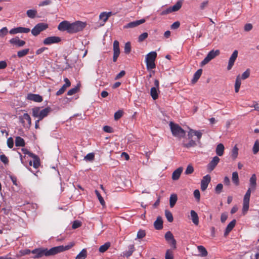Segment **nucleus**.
Here are the masks:
<instances>
[{
    "label": "nucleus",
    "instance_id": "1",
    "mask_svg": "<svg viewBox=\"0 0 259 259\" xmlns=\"http://www.w3.org/2000/svg\"><path fill=\"white\" fill-rule=\"evenodd\" d=\"M74 245L73 242H70L67 245H60L51 248L50 249L47 248H37L33 250L31 252L34 255V258H39L45 256H51L55 255L65 250H69Z\"/></svg>",
    "mask_w": 259,
    "mask_h": 259
},
{
    "label": "nucleus",
    "instance_id": "2",
    "mask_svg": "<svg viewBox=\"0 0 259 259\" xmlns=\"http://www.w3.org/2000/svg\"><path fill=\"white\" fill-rule=\"evenodd\" d=\"M85 23L81 21L73 23L64 20L59 23L58 29L61 31H67L68 33H74L80 31L85 27Z\"/></svg>",
    "mask_w": 259,
    "mask_h": 259
},
{
    "label": "nucleus",
    "instance_id": "3",
    "mask_svg": "<svg viewBox=\"0 0 259 259\" xmlns=\"http://www.w3.org/2000/svg\"><path fill=\"white\" fill-rule=\"evenodd\" d=\"M39 107H35L32 109V115L35 118H38V119L41 120L45 117L47 116L49 113L51 111L50 107H46L42 110H40Z\"/></svg>",
    "mask_w": 259,
    "mask_h": 259
},
{
    "label": "nucleus",
    "instance_id": "4",
    "mask_svg": "<svg viewBox=\"0 0 259 259\" xmlns=\"http://www.w3.org/2000/svg\"><path fill=\"white\" fill-rule=\"evenodd\" d=\"M157 57L156 52H151L146 56V63L147 70L154 69L156 67L155 61Z\"/></svg>",
    "mask_w": 259,
    "mask_h": 259
},
{
    "label": "nucleus",
    "instance_id": "5",
    "mask_svg": "<svg viewBox=\"0 0 259 259\" xmlns=\"http://www.w3.org/2000/svg\"><path fill=\"white\" fill-rule=\"evenodd\" d=\"M169 125L173 136L179 138L184 137L185 135V132L178 124L171 122Z\"/></svg>",
    "mask_w": 259,
    "mask_h": 259
},
{
    "label": "nucleus",
    "instance_id": "6",
    "mask_svg": "<svg viewBox=\"0 0 259 259\" xmlns=\"http://www.w3.org/2000/svg\"><path fill=\"white\" fill-rule=\"evenodd\" d=\"M251 191H252V188L249 187L244 196L242 208L243 213L246 212L248 210Z\"/></svg>",
    "mask_w": 259,
    "mask_h": 259
},
{
    "label": "nucleus",
    "instance_id": "7",
    "mask_svg": "<svg viewBox=\"0 0 259 259\" xmlns=\"http://www.w3.org/2000/svg\"><path fill=\"white\" fill-rule=\"evenodd\" d=\"M48 28V24L45 23H39L31 30V33L34 36H37L41 31Z\"/></svg>",
    "mask_w": 259,
    "mask_h": 259
},
{
    "label": "nucleus",
    "instance_id": "8",
    "mask_svg": "<svg viewBox=\"0 0 259 259\" xmlns=\"http://www.w3.org/2000/svg\"><path fill=\"white\" fill-rule=\"evenodd\" d=\"M220 52L219 50H217L215 51L211 50L210 51L206 57L203 59V60L201 62V66H203L206 64H207L210 60L214 58L216 56L219 55Z\"/></svg>",
    "mask_w": 259,
    "mask_h": 259
},
{
    "label": "nucleus",
    "instance_id": "9",
    "mask_svg": "<svg viewBox=\"0 0 259 259\" xmlns=\"http://www.w3.org/2000/svg\"><path fill=\"white\" fill-rule=\"evenodd\" d=\"M61 40V38L59 36H49L44 39L43 44L45 45H51L54 44H58L60 42Z\"/></svg>",
    "mask_w": 259,
    "mask_h": 259
},
{
    "label": "nucleus",
    "instance_id": "10",
    "mask_svg": "<svg viewBox=\"0 0 259 259\" xmlns=\"http://www.w3.org/2000/svg\"><path fill=\"white\" fill-rule=\"evenodd\" d=\"M166 241L174 248H176V240L175 239L173 234L171 232H167L164 236Z\"/></svg>",
    "mask_w": 259,
    "mask_h": 259
},
{
    "label": "nucleus",
    "instance_id": "11",
    "mask_svg": "<svg viewBox=\"0 0 259 259\" xmlns=\"http://www.w3.org/2000/svg\"><path fill=\"white\" fill-rule=\"evenodd\" d=\"M113 61L115 62L120 54L119 42L116 40L113 42Z\"/></svg>",
    "mask_w": 259,
    "mask_h": 259
},
{
    "label": "nucleus",
    "instance_id": "12",
    "mask_svg": "<svg viewBox=\"0 0 259 259\" xmlns=\"http://www.w3.org/2000/svg\"><path fill=\"white\" fill-rule=\"evenodd\" d=\"M220 159L219 157L215 156L213 157L212 159L209 162V163L207 165V170L209 171H212L216 166L218 165L219 162H220Z\"/></svg>",
    "mask_w": 259,
    "mask_h": 259
},
{
    "label": "nucleus",
    "instance_id": "13",
    "mask_svg": "<svg viewBox=\"0 0 259 259\" xmlns=\"http://www.w3.org/2000/svg\"><path fill=\"white\" fill-rule=\"evenodd\" d=\"M211 177L209 175L203 177L201 181V189L202 191H204L207 189Z\"/></svg>",
    "mask_w": 259,
    "mask_h": 259
},
{
    "label": "nucleus",
    "instance_id": "14",
    "mask_svg": "<svg viewBox=\"0 0 259 259\" xmlns=\"http://www.w3.org/2000/svg\"><path fill=\"white\" fill-rule=\"evenodd\" d=\"M238 52L237 50H235L233 52L232 54L231 55V56L230 57L229 60L228 65L227 66L228 70H231L232 69V68L233 67L234 62L238 57Z\"/></svg>",
    "mask_w": 259,
    "mask_h": 259
},
{
    "label": "nucleus",
    "instance_id": "15",
    "mask_svg": "<svg viewBox=\"0 0 259 259\" xmlns=\"http://www.w3.org/2000/svg\"><path fill=\"white\" fill-rule=\"evenodd\" d=\"M26 99L38 103L41 102L43 100L42 96L38 94H34L32 93L28 94L26 97Z\"/></svg>",
    "mask_w": 259,
    "mask_h": 259
},
{
    "label": "nucleus",
    "instance_id": "16",
    "mask_svg": "<svg viewBox=\"0 0 259 259\" xmlns=\"http://www.w3.org/2000/svg\"><path fill=\"white\" fill-rule=\"evenodd\" d=\"M145 22V19H142L139 20L131 22L130 23H127L126 25H125L123 26V28L128 29V28H134V27H136L144 23Z\"/></svg>",
    "mask_w": 259,
    "mask_h": 259
},
{
    "label": "nucleus",
    "instance_id": "17",
    "mask_svg": "<svg viewBox=\"0 0 259 259\" xmlns=\"http://www.w3.org/2000/svg\"><path fill=\"white\" fill-rule=\"evenodd\" d=\"M9 42L12 45H16L18 47H23L25 44V41L21 40L18 37L13 38L9 40Z\"/></svg>",
    "mask_w": 259,
    "mask_h": 259
},
{
    "label": "nucleus",
    "instance_id": "18",
    "mask_svg": "<svg viewBox=\"0 0 259 259\" xmlns=\"http://www.w3.org/2000/svg\"><path fill=\"white\" fill-rule=\"evenodd\" d=\"M202 134L200 131H195L193 130H190L188 134L189 139H191L193 136H196L198 140H200L202 137Z\"/></svg>",
    "mask_w": 259,
    "mask_h": 259
},
{
    "label": "nucleus",
    "instance_id": "19",
    "mask_svg": "<svg viewBox=\"0 0 259 259\" xmlns=\"http://www.w3.org/2000/svg\"><path fill=\"white\" fill-rule=\"evenodd\" d=\"M236 221L235 220H232L227 226L225 232L224 233V236H227L229 233L232 230L235 226Z\"/></svg>",
    "mask_w": 259,
    "mask_h": 259
},
{
    "label": "nucleus",
    "instance_id": "20",
    "mask_svg": "<svg viewBox=\"0 0 259 259\" xmlns=\"http://www.w3.org/2000/svg\"><path fill=\"white\" fill-rule=\"evenodd\" d=\"M183 171V168L182 167H180L177 169H176L172 174V179L173 180H178Z\"/></svg>",
    "mask_w": 259,
    "mask_h": 259
},
{
    "label": "nucleus",
    "instance_id": "21",
    "mask_svg": "<svg viewBox=\"0 0 259 259\" xmlns=\"http://www.w3.org/2000/svg\"><path fill=\"white\" fill-rule=\"evenodd\" d=\"M154 226L157 230H160L163 228V221L161 217H157L156 220L154 223Z\"/></svg>",
    "mask_w": 259,
    "mask_h": 259
},
{
    "label": "nucleus",
    "instance_id": "22",
    "mask_svg": "<svg viewBox=\"0 0 259 259\" xmlns=\"http://www.w3.org/2000/svg\"><path fill=\"white\" fill-rule=\"evenodd\" d=\"M250 187L252 188V191H254L256 187V177L255 174H253L249 180Z\"/></svg>",
    "mask_w": 259,
    "mask_h": 259
},
{
    "label": "nucleus",
    "instance_id": "23",
    "mask_svg": "<svg viewBox=\"0 0 259 259\" xmlns=\"http://www.w3.org/2000/svg\"><path fill=\"white\" fill-rule=\"evenodd\" d=\"M160 92L159 89L156 88H151L150 90V95L154 100H155L158 98V93Z\"/></svg>",
    "mask_w": 259,
    "mask_h": 259
},
{
    "label": "nucleus",
    "instance_id": "24",
    "mask_svg": "<svg viewBox=\"0 0 259 259\" xmlns=\"http://www.w3.org/2000/svg\"><path fill=\"white\" fill-rule=\"evenodd\" d=\"M191 217L193 223L198 225L199 224V217L197 213L193 210H191L190 212Z\"/></svg>",
    "mask_w": 259,
    "mask_h": 259
},
{
    "label": "nucleus",
    "instance_id": "25",
    "mask_svg": "<svg viewBox=\"0 0 259 259\" xmlns=\"http://www.w3.org/2000/svg\"><path fill=\"white\" fill-rule=\"evenodd\" d=\"M20 119L22 123H24L25 122V120H26L29 126L31 125V118L28 113H24L22 116L20 117Z\"/></svg>",
    "mask_w": 259,
    "mask_h": 259
},
{
    "label": "nucleus",
    "instance_id": "26",
    "mask_svg": "<svg viewBox=\"0 0 259 259\" xmlns=\"http://www.w3.org/2000/svg\"><path fill=\"white\" fill-rule=\"evenodd\" d=\"M225 147L223 144H219L216 148L215 152L219 156H222L224 154Z\"/></svg>",
    "mask_w": 259,
    "mask_h": 259
},
{
    "label": "nucleus",
    "instance_id": "27",
    "mask_svg": "<svg viewBox=\"0 0 259 259\" xmlns=\"http://www.w3.org/2000/svg\"><path fill=\"white\" fill-rule=\"evenodd\" d=\"M112 12H102L99 16L100 19L103 20V22L105 23L107 21L108 18L111 16Z\"/></svg>",
    "mask_w": 259,
    "mask_h": 259
},
{
    "label": "nucleus",
    "instance_id": "28",
    "mask_svg": "<svg viewBox=\"0 0 259 259\" xmlns=\"http://www.w3.org/2000/svg\"><path fill=\"white\" fill-rule=\"evenodd\" d=\"M202 73V69H199L197 70V71L194 74L193 78L192 79V83H196L198 81V80L199 79L200 77L201 76Z\"/></svg>",
    "mask_w": 259,
    "mask_h": 259
},
{
    "label": "nucleus",
    "instance_id": "29",
    "mask_svg": "<svg viewBox=\"0 0 259 259\" xmlns=\"http://www.w3.org/2000/svg\"><path fill=\"white\" fill-rule=\"evenodd\" d=\"M178 200L177 194H172L169 198V205L171 208L173 207L176 203Z\"/></svg>",
    "mask_w": 259,
    "mask_h": 259
},
{
    "label": "nucleus",
    "instance_id": "30",
    "mask_svg": "<svg viewBox=\"0 0 259 259\" xmlns=\"http://www.w3.org/2000/svg\"><path fill=\"white\" fill-rule=\"evenodd\" d=\"M25 141L24 139L20 137H17L15 139V145L17 147H23L25 146Z\"/></svg>",
    "mask_w": 259,
    "mask_h": 259
},
{
    "label": "nucleus",
    "instance_id": "31",
    "mask_svg": "<svg viewBox=\"0 0 259 259\" xmlns=\"http://www.w3.org/2000/svg\"><path fill=\"white\" fill-rule=\"evenodd\" d=\"M128 247V250L123 253L124 256H126V257H128L129 256H131L135 250V246L134 244L130 245Z\"/></svg>",
    "mask_w": 259,
    "mask_h": 259
},
{
    "label": "nucleus",
    "instance_id": "32",
    "mask_svg": "<svg viewBox=\"0 0 259 259\" xmlns=\"http://www.w3.org/2000/svg\"><path fill=\"white\" fill-rule=\"evenodd\" d=\"M111 243L109 242H106L103 245H101L99 248V251L101 253H104L110 247Z\"/></svg>",
    "mask_w": 259,
    "mask_h": 259
},
{
    "label": "nucleus",
    "instance_id": "33",
    "mask_svg": "<svg viewBox=\"0 0 259 259\" xmlns=\"http://www.w3.org/2000/svg\"><path fill=\"white\" fill-rule=\"evenodd\" d=\"M241 84V78L240 75H238L236 77L235 83V91L236 93L239 92L240 85Z\"/></svg>",
    "mask_w": 259,
    "mask_h": 259
},
{
    "label": "nucleus",
    "instance_id": "34",
    "mask_svg": "<svg viewBox=\"0 0 259 259\" xmlns=\"http://www.w3.org/2000/svg\"><path fill=\"white\" fill-rule=\"evenodd\" d=\"M232 182L236 186H238L239 184L238 172L234 171L232 173Z\"/></svg>",
    "mask_w": 259,
    "mask_h": 259
},
{
    "label": "nucleus",
    "instance_id": "35",
    "mask_svg": "<svg viewBox=\"0 0 259 259\" xmlns=\"http://www.w3.org/2000/svg\"><path fill=\"white\" fill-rule=\"evenodd\" d=\"M87 256V251L85 249H83L76 256L75 259H85Z\"/></svg>",
    "mask_w": 259,
    "mask_h": 259
},
{
    "label": "nucleus",
    "instance_id": "36",
    "mask_svg": "<svg viewBox=\"0 0 259 259\" xmlns=\"http://www.w3.org/2000/svg\"><path fill=\"white\" fill-rule=\"evenodd\" d=\"M95 194L97 196V197H98V199L99 200V201H100V204L104 207L105 206V202L103 199V198L102 197V196H101V195L100 194V193H99V192L96 190L95 191Z\"/></svg>",
    "mask_w": 259,
    "mask_h": 259
},
{
    "label": "nucleus",
    "instance_id": "37",
    "mask_svg": "<svg viewBox=\"0 0 259 259\" xmlns=\"http://www.w3.org/2000/svg\"><path fill=\"white\" fill-rule=\"evenodd\" d=\"M197 248L199 252L201 253V255L202 256H207L208 253L207 251L204 246L202 245L198 246Z\"/></svg>",
    "mask_w": 259,
    "mask_h": 259
},
{
    "label": "nucleus",
    "instance_id": "38",
    "mask_svg": "<svg viewBox=\"0 0 259 259\" xmlns=\"http://www.w3.org/2000/svg\"><path fill=\"white\" fill-rule=\"evenodd\" d=\"M29 165H33V167H34L35 168H37L39 165H40V162H39V159L38 157H37L36 158L33 159V164H32V162L31 161H29Z\"/></svg>",
    "mask_w": 259,
    "mask_h": 259
},
{
    "label": "nucleus",
    "instance_id": "39",
    "mask_svg": "<svg viewBox=\"0 0 259 259\" xmlns=\"http://www.w3.org/2000/svg\"><path fill=\"white\" fill-rule=\"evenodd\" d=\"M29 52V49H25L17 52V56L19 58H22L28 54Z\"/></svg>",
    "mask_w": 259,
    "mask_h": 259
},
{
    "label": "nucleus",
    "instance_id": "40",
    "mask_svg": "<svg viewBox=\"0 0 259 259\" xmlns=\"http://www.w3.org/2000/svg\"><path fill=\"white\" fill-rule=\"evenodd\" d=\"M165 217L167 219V221L171 223L173 221L174 218L173 215L171 213V212L169 211L168 210H165Z\"/></svg>",
    "mask_w": 259,
    "mask_h": 259
},
{
    "label": "nucleus",
    "instance_id": "41",
    "mask_svg": "<svg viewBox=\"0 0 259 259\" xmlns=\"http://www.w3.org/2000/svg\"><path fill=\"white\" fill-rule=\"evenodd\" d=\"M37 14L35 10H28L26 12L27 16L30 18H34Z\"/></svg>",
    "mask_w": 259,
    "mask_h": 259
},
{
    "label": "nucleus",
    "instance_id": "42",
    "mask_svg": "<svg viewBox=\"0 0 259 259\" xmlns=\"http://www.w3.org/2000/svg\"><path fill=\"white\" fill-rule=\"evenodd\" d=\"M182 3L181 1H178L177 3L174 5L172 7H171L172 11L173 12H176L180 9L182 7Z\"/></svg>",
    "mask_w": 259,
    "mask_h": 259
},
{
    "label": "nucleus",
    "instance_id": "43",
    "mask_svg": "<svg viewBox=\"0 0 259 259\" xmlns=\"http://www.w3.org/2000/svg\"><path fill=\"white\" fill-rule=\"evenodd\" d=\"M252 151L254 154H256L259 151V141L258 140L255 141Z\"/></svg>",
    "mask_w": 259,
    "mask_h": 259
},
{
    "label": "nucleus",
    "instance_id": "44",
    "mask_svg": "<svg viewBox=\"0 0 259 259\" xmlns=\"http://www.w3.org/2000/svg\"><path fill=\"white\" fill-rule=\"evenodd\" d=\"M124 53L126 54H128L131 51V46L130 42L125 43L124 48Z\"/></svg>",
    "mask_w": 259,
    "mask_h": 259
},
{
    "label": "nucleus",
    "instance_id": "45",
    "mask_svg": "<svg viewBox=\"0 0 259 259\" xmlns=\"http://www.w3.org/2000/svg\"><path fill=\"white\" fill-rule=\"evenodd\" d=\"M95 155L93 153H88L85 157L84 159L88 161H92L94 159Z\"/></svg>",
    "mask_w": 259,
    "mask_h": 259
},
{
    "label": "nucleus",
    "instance_id": "46",
    "mask_svg": "<svg viewBox=\"0 0 259 259\" xmlns=\"http://www.w3.org/2000/svg\"><path fill=\"white\" fill-rule=\"evenodd\" d=\"M238 149L236 146H235L232 149L231 152V156L232 157L235 159L237 158L238 155Z\"/></svg>",
    "mask_w": 259,
    "mask_h": 259
},
{
    "label": "nucleus",
    "instance_id": "47",
    "mask_svg": "<svg viewBox=\"0 0 259 259\" xmlns=\"http://www.w3.org/2000/svg\"><path fill=\"white\" fill-rule=\"evenodd\" d=\"M81 226V222L79 221H74L72 225V228L73 229H77Z\"/></svg>",
    "mask_w": 259,
    "mask_h": 259
},
{
    "label": "nucleus",
    "instance_id": "48",
    "mask_svg": "<svg viewBox=\"0 0 259 259\" xmlns=\"http://www.w3.org/2000/svg\"><path fill=\"white\" fill-rule=\"evenodd\" d=\"M18 33H28L30 32V30L29 28H25L22 27H18Z\"/></svg>",
    "mask_w": 259,
    "mask_h": 259
},
{
    "label": "nucleus",
    "instance_id": "49",
    "mask_svg": "<svg viewBox=\"0 0 259 259\" xmlns=\"http://www.w3.org/2000/svg\"><path fill=\"white\" fill-rule=\"evenodd\" d=\"M0 160L5 164H8L9 162L8 157L5 154H2L0 155Z\"/></svg>",
    "mask_w": 259,
    "mask_h": 259
},
{
    "label": "nucleus",
    "instance_id": "50",
    "mask_svg": "<svg viewBox=\"0 0 259 259\" xmlns=\"http://www.w3.org/2000/svg\"><path fill=\"white\" fill-rule=\"evenodd\" d=\"M223 185L222 184L220 183L217 185V186L215 188V192L217 194H220L223 190Z\"/></svg>",
    "mask_w": 259,
    "mask_h": 259
},
{
    "label": "nucleus",
    "instance_id": "51",
    "mask_svg": "<svg viewBox=\"0 0 259 259\" xmlns=\"http://www.w3.org/2000/svg\"><path fill=\"white\" fill-rule=\"evenodd\" d=\"M78 90H79V89L77 87H76L74 88H72L68 91L67 95L68 96L73 95L75 94V93H76L77 92V91H78Z\"/></svg>",
    "mask_w": 259,
    "mask_h": 259
},
{
    "label": "nucleus",
    "instance_id": "52",
    "mask_svg": "<svg viewBox=\"0 0 259 259\" xmlns=\"http://www.w3.org/2000/svg\"><path fill=\"white\" fill-rule=\"evenodd\" d=\"M145 231L143 230H140L137 233V237L139 239H142L144 238L145 236Z\"/></svg>",
    "mask_w": 259,
    "mask_h": 259
},
{
    "label": "nucleus",
    "instance_id": "53",
    "mask_svg": "<svg viewBox=\"0 0 259 259\" xmlns=\"http://www.w3.org/2000/svg\"><path fill=\"white\" fill-rule=\"evenodd\" d=\"M8 32V30L7 27H4L0 30V36L4 37L6 35Z\"/></svg>",
    "mask_w": 259,
    "mask_h": 259
},
{
    "label": "nucleus",
    "instance_id": "54",
    "mask_svg": "<svg viewBox=\"0 0 259 259\" xmlns=\"http://www.w3.org/2000/svg\"><path fill=\"white\" fill-rule=\"evenodd\" d=\"M123 115V111L121 110H118L114 114V119L115 120H118Z\"/></svg>",
    "mask_w": 259,
    "mask_h": 259
},
{
    "label": "nucleus",
    "instance_id": "55",
    "mask_svg": "<svg viewBox=\"0 0 259 259\" xmlns=\"http://www.w3.org/2000/svg\"><path fill=\"white\" fill-rule=\"evenodd\" d=\"M194 171V168L191 165H188L186 170H185V174L186 175H189L193 173Z\"/></svg>",
    "mask_w": 259,
    "mask_h": 259
},
{
    "label": "nucleus",
    "instance_id": "56",
    "mask_svg": "<svg viewBox=\"0 0 259 259\" xmlns=\"http://www.w3.org/2000/svg\"><path fill=\"white\" fill-rule=\"evenodd\" d=\"M148 34L147 32H144L140 35L138 38L139 41H143L144 39L148 37Z\"/></svg>",
    "mask_w": 259,
    "mask_h": 259
},
{
    "label": "nucleus",
    "instance_id": "57",
    "mask_svg": "<svg viewBox=\"0 0 259 259\" xmlns=\"http://www.w3.org/2000/svg\"><path fill=\"white\" fill-rule=\"evenodd\" d=\"M250 75V70L249 69H247L245 72H244L241 76V79H245L247 78Z\"/></svg>",
    "mask_w": 259,
    "mask_h": 259
},
{
    "label": "nucleus",
    "instance_id": "58",
    "mask_svg": "<svg viewBox=\"0 0 259 259\" xmlns=\"http://www.w3.org/2000/svg\"><path fill=\"white\" fill-rule=\"evenodd\" d=\"M165 259H173V254L172 252L170 250H167L165 253Z\"/></svg>",
    "mask_w": 259,
    "mask_h": 259
},
{
    "label": "nucleus",
    "instance_id": "59",
    "mask_svg": "<svg viewBox=\"0 0 259 259\" xmlns=\"http://www.w3.org/2000/svg\"><path fill=\"white\" fill-rule=\"evenodd\" d=\"M196 145V142L192 140H190L188 143L184 144V146L185 147H187V148L194 147Z\"/></svg>",
    "mask_w": 259,
    "mask_h": 259
},
{
    "label": "nucleus",
    "instance_id": "60",
    "mask_svg": "<svg viewBox=\"0 0 259 259\" xmlns=\"http://www.w3.org/2000/svg\"><path fill=\"white\" fill-rule=\"evenodd\" d=\"M66 89L67 88L65 87V85H63V86L56 92V95L59 96L62 95L64 93Z\"/></svg>",
    "mask_w": 259,
    "mask_h": 259
},
{
    "label": "nucleus",
    "instance_id": "61",
    "mask_svg": "<svg viewBox=\"0 0 259 259\" xmlns=\"http://www.w3.org/2000/svg\"><path fill=\"white\" fill-rule=\"evenodd\" d=\"M7 145L9 148H12L14 145V141L12 138L10 137L7 140Z\"/></svg>",
    "mask_w": 259,
    "mask_h": 259
},
{
    "label": "nucleus",
    "instance_id": "62",
    "mask_svg": "<svg viewBox=\"0 0 259 259\" xmlns=\"http://www.w3.org/2000/svg\"><path fill=\"white\" fill-rule=\"evenodd\" d=\"M253 28L252 25L250 23H247L245 25L244 29L245 31H250Z\"/></svg>",
    "mask_w": 259,
    "mask_h": 259
},
{
    "label": "nucleus",
    "instance_id": "63",
    "mask_svg": "<svg viewBox=\"0 0 259 259\" xmlns=\"http://www.w3.org/2000/svg\"><path fill=\"white\" fill-rule=\"evenodd\" d=\"M103 131L105 132L108 133H111L113 132V129L111 127L105 125L103 127Z\"/></svg>",
    "mask_w": 259,
    "mask_h": 259
},
{
    "label": "nucleus",
    "instance_id": "64",
    "mask_svg": "<svg viewBox=\"0 0 259 259\" xmlns=\"http://www.w3.org/2000/svg\"><path fill=\"white\" fill-rule=\"evenodd\" d=\"M193 194L195 198L197 199V201H199L200 198V194L199 191L198 190H195L194 191Z\"/></svg>",
    "mask_w": 259,
    "mask_h": 259
}]
</instances>
